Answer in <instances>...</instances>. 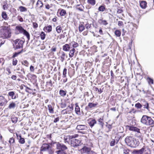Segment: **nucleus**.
Here are the masks:
<instances>
[{"instance_id": "f257e3e1", "label": "nucleus", "mask_w": 154, "mask_h": 154, "mask_svg": "<svg viewBox=\"0 0 154 154\" xmlns=\"http://www.w3.org/2000/svg\"><path fill=\"white\" fill-rule=\"evenodd\" d=\"M139 139L136 140V138L131 136H128L125 139V142L130 145L131 147H135L138 145V142L142 141V138L141 136L138 137Z\"/></svg>"}, {"instance_id": "f03ea898", "label": "nucleus", "mask_w": 154, "mask_h": 154, "mask_svg": "<svg viewBox=\"0 0 154 154\" xmlns=\"http://www.w3.org/2000/svg\"><path fill=\"white\" fill-rule=\"evenodd\" d=\"M140 121L142 123L147 125H150L154 124V121L152 118L146 115L142 116Z\"/></svg>"}, {"instance_id": "7ed1b4c3", "label": "nucleus", "mask_w": 154, "mask_h": 154, "mask_svg": "<svg viewBox=\"0 0 154 154\" xmlns=\"http://www.w3.org/2000/svg\"><path fill=\"white\" fill-rule=\"evenodd\" d=\"M78 135H73V138L71 140V142L72 145L74 147H77L81 143L80 140L75 139Z\"/></svg>"}, {"instance_id": "20e7f679", "label": "nucleus", "mask_w": 154, "mask_h": 154, "mask_svg": "<svg viewBox=\"0 0 154 154\" xmlns=\"http://www.w3.org/2000/svg\"><path fill=\"white\" fill-rule=\"evenodd\" d=\"M142 106L143 107L141 109L142 112H143V111L146 110L148 112H150L151 109L149 107V104L147 102H145L144 103L142 104Z\"/></svg>"}, {"instance_id": "39448f33", "label": "nucleus", "mask_w": 154, "mask_h": 154, "mask_svg": "<svg viewBox=\"0 0 154 154\" xmlns=\"http://www.w3.org/2000/svg\"><path fill=\"white\" fill-rule=\"evenodd\" d=\"M24 42L22 40L17 39L14 41V43L16 45V48L20 49L23 47Z\"/></svg>"}, {"instance_id": "423d86ee", "label": "nucleus", "mask_w": 154, "mask_h": 154, "mask_svg": "<svg viewBox=\"0 0 154 154\" xmlns=\"http://www.w3.org/2000/svg\"><path fill=\"white\" fill-rule=\"evenodd\" d=\"M56 148L57 149L61 151H65L67 149V147L65 145L59 143H57Z\"/></svg>"}, {"instance_id": "0eeeda50", "label": "nucleus", "mask_w": 154, "mask_h": 154, "mask_svg": "<svg viewBox=\"0 0 154 154\" xmlns=\"http://www.w3.org/2000/svg\"><path fill=\"white\" fill-rule=\"evenodd\" d=\"M126 128L130 131L140 133V129L136 127L131 126H126Z\"/></svg>"}, {"instance_id": "6e6552de", "label": "nucleus", "mask_w": 154, "mask_h": 154, "mask_svg": "<svg viewBox=\"0 0 154 154\" xmlns=\"http://www.w3.org/2000/svg\"><path fill=\"white\" fill-rule=\"evenodd\" d=\"M91 150L90 148L85 146L81 149L80 151L82 153H86L87 154Z\"/></svg>"}, {"instance_id": "1a4fd4ad", "label": "nucleus", "mask_w": 154, "mask_h": 154, "mask_svg": "<svg viewBox=\"0 0 154 154\" xmlns=\"http://www.w3.org/2000/svg\"><path fill=\"white\" fill-rule=\"evenodd\" d=\"M51 147L48 144L45 143L42 145L41 147L40 150L41 151H45L48 150Z\"/></svg>"}, {"instance_id": "9d476101", "label": "nucleus", "mask_w": 154, "mask_h": 154, "mask_svg": "<svg viewBox=\"0 0 154 154\" xmlns=\"http://www.w3.org/2000/svg\"><path fill=\"white\" fill-rule=\"evenodd\" d=\"M7 101L6 100L5 98L4 97L0 96V105L1 106H4L6 103Z\"/></svg>"}, {"instance_id": "9b49d317", "label": "nucleus", "mask_w": 154, "mask_h": 154, "mask_svg": "<svg viewBox=\"0 0 154 154\" xmlns=\"http://www.w3.org/2000/svg\"><path fill=\"white\" fill-rule=\"evenodd\" d=\"M75 113L78 115H80L81 112L80 108L78 105V103H76L75 104Z\"/></svg>"}, {"instance_id": "f8f14e48", "label": "nucleus", "mask_w": 154, "mask_h": 154, "mask_svg": "<svg viewBox=\"0 0 154 154\" xmlns=\"http://www.w3.org/2000/svg\"><path fill=\"white\" fill-rule=\"evenodd\" d=\"M85 29V26L84 25L83 22H80L79 24V29L80 32H82Z\"/></svg>"}, {"instance_id": "ddd939ff", "label": "nucleus", "mask_w": 154, "mask_h": 154, "mask_svg": "<svg viewBox=\"0 0 154 154\" xmlns=\"http://www.w3.org/2000/svg\"><path fill=\"white\" fill-rule=\"evenodd\" d=\"M76 128L77 129L82 130L87 129L88 127L85 125H79L77 126Z\"/></svg>"}, {"instance_id": "4468645a", "label": "nucleus", "mask_w": 154, "mask_h": 154, "mask_svg": "<svg viewBox=\"0 0 154 154\" xmlns=\"http://www.w3.org/2000/svg\"><path fill=\"white\" fill-rule=\"evenodd\" d=\"M15 29L18 31L20 33H23L25 30L22 26H16Z\"/></svg>"}, {"instance_id": "2eb2a0df", "label": "nucleus", "mask_w": 154, "mask_h": 154, "mask_svg": "<svg viewBox=\"0 0 154 154\" xmlns=\"http://www.w3.org/2000/svg\"><path fill=\"white\" fill-rule=\"evenodd\" d=\"M63 50L65 51H69L70 47L69 44H65L63 46Z\"/></svg>"}, {"instance_id": "dca6fc26", "label": "nucleus", "mask_w": 154, "mask_h": 154, "mask_svg": "<svg viewBox=\"0 0 154 154\" xmlns=\"http://www.w3.org/2000/svg\"><path fill=\"white\" fill-rule=\"evenodd\" d=\"M8 95L11 97L12 99H15L16 98V95L15 94V92L11 91L9 92Z\"/></svg>"}, {"instance_id": "f3484780", "label": "nucleus", "mask_w": 154, "mask_h": 154, "mask_svg": "<svg viewBox=\"0 0 154 154\" xmlns=\"http://www.w3.org/2000/svg\"><path fill=\"white\" fill-rule=\"evenodd\" d=\"M140 7L143 9H145L146 7L147 3L146 1H140Z\"/></svg>"}, {"instance_id": "a211bd4d", "label": "nucleus", "mask_w": 154, "mask_h": 154, "mask_svg": "<svg viewBox=\"0 0 154 154\" xmlns=\"http://www.w3.org/2000/svg\"><path fill=\"white\" fill-rule=\"evenodd\" d=\"M60 53L61 54L60 56V60L62 62H63L65 60V57H67V56L63 51H61L60 52Z\"/></svg>"}, {"instance_id": "6ab92c4d", "label": "nucleus", "mask_w": 154, "mask_h": 154, "mask_svg": "<svg viewBox=\"0 0 154 154\" xmlns=\"http://www.w3.org/2000/svg\"><path fill=\"white\" fill-rule=\"evenodd\" d=\"M52 26L51 25H49L47 26H45L44 28L43 29L45 32H50L52 31Z\"/></svg>"}, {"instance_id": "aec40b11", "label": "nucleus", "mask_w": 154, "mask_h": 154, "mask_svg": "<svg viewBox=\"0 0 154 154\" xmlns=\"http://www.w3.org/2000/svg\"><path fill=\"white\" fill-rule=\"evenodd\" d=\"M97 121L99 122V124L100 125V128H103L104 125L103 118H100L98 119Z\"/></svg>"}, {"instance_id": "412c9836", "label": "nucleus", "mask_w": 154, "mask_h": 154, "mask_svg": "<svg viewBox=\"0 0 154 154\" xmlns=\"http://www.w3.org/2000/svg\"><path fill=\"white\" fill-rule=\"evenodd\" d=\"M98 104V103L97 102L95 103L90 102L88 103V106L90 109H93L96 107Z\"/></svg>"}, {"instance_id": "4be33fe9", "label": "nucleus", "mask_w": 154, "mask_h": 154, "mask_svg": "<svg viewBox=\"0 0 154 154\" xmlns=\"http://www.w3.org/2000/svg\"><path fill=\"white\" fill-rule=\"evenodd\" d=\"M73 138V135H67L64 137V139L65 141L67 142H69L70 140H72V138Z\"/></svg>"}, {"instance_id": "5701e85b", "label": "nucleus", "mask_w": 154, "mask_h": 154, "mask_svg": "<svg viewBox=\"0 0 154 154\" xmlns=\"http://www.w3.org/2000/svg\"><path fill=\"white\" fill-rule=\"evenodd\" d=\"M97 122L95 119H93L89 122V125L91 128L93 127Z\"/></svg>"}, {"instance_id": "b1692460", "label": "nucleus", "mask_w": 154, "mask_h": 154, "mask_svg": "<svg viewBox=\"0 0 154 154\" xmlns=\"http://www.w3.org/2000/svg\"><path fill=\"white\" fill-rule=\"evenodd\" d=\"M144 150V149L143 148H142L140 150L134 151L133 152L134 154H142Z\"/></svg>"}, {"instance_id": "393cba45", "label": "nucleus", "mask_w": 154, "mask_h": 154, "mask_svg": "<svg viewBox=\"0 0 154 154\" xmlns=\"http://www.w3.org/2000/svg\"><path fill=\"white\" fill-rule=\"evenodd\" d=\"M120 137H119V135H117L116 136H115V135H112L111 138L113 140H115V142H116V143H117L119 141Z\"/></svg>"}, {"instance_id": "a878e982", "label": "nucleus", "mask_w": 154, "mask_h": 154, "mask_svg": "<svg viewBox=\"0 0 154 154\" xmlns=\"http://www.w3.org/2000/svg\"><path fill=\"white\" fill-rule=\"evenodd\" d=\"M17 138L19 139V143L23 144L25 143V139L24 138H22L21 135H17Z\"/></svg>"}, {"instance_id": "bb28decb", "label": "nucleus", "mask_w": 154, "mask_h": 154, "mask_svg": "<svg viewBox=\"0 0 154 154\" xmlns=\"http://www.w3.org/2000/svg\"><path fill=\"white\" fill-rule=\"evenodd\" d=\"M66 91L63 90H60L59 91V93L60 95L63 97H64L66 95Z\"/></svg>"}, {"instance_id": "cd10ccee", "label": "nucleus", "mask_w": 154, "mask_h": 154, "mask_svg": "<svg viewBox=\"0 0 154 154\" xmlns=\"http://www.w3.org/2000/svg\"><path fill=\"white\" fill-rule=\"evenodd\" d=\"M75 51V50L74 48H73L70 50L69 54V56L71 58L73 57Z\"/></svg>"}, {"instance_id": "c85d7f7f", "label": "nucleus", "mask_w": 154, "mask_h": 154, "mask_svg": "<svg viewBox=\"0 0 154 154\" xmlns=\"http://www.w3.org/2000/svg\"><path fill=\"white\" fill-rule=\"evenodd\" d=\"M22 34H23L26 37L28 41L29 40L30 35L28 32L26 30H25Z\"/></svg>"}, {"instance_id": "c756f323", "label": "nucleus", "mask_w": 154, "mask_h": 154, "mask_svg": "<svg viewBox=\"0 0 154 154\" xmlns=\"http://www.w3.org/2000/svg\"><path fill=\"white\" fill-rule=\"evenodd\" d=\"M48 109L49 111V112L53 114L54 112V108H52L51 105L50 104L48 105Z\"/></svg>"}, {"instance_id": "7c9ffc66", "label": "nucleus", "mask_w": 154, "mask_h": 154, "mask_svg": "<svg viewBox=\"0 0 154 154\" xmlns=\"http://www.w3.org/2000/svg\"><path fill=\"white\" fill-rule=\"evenodd\" d=\"M36 5L37 6H39V8H41L43 6V4L42 2L41 1H40L39 0H38V1L36 3Z\"/></svg>"}, {"instance_id": "2f4dec72", "label": "nucleus", "mask_w": 154, "mask_h": 154, "mask_svg": "<svg viewBox=\"0 0 154 154\" xmlns=\"http://www.w3.org/2000/svg\"><path fill=\"white\" fill-rule=\"evenodd\" d=\"M23 51V50H22L21 51H19L18 52H15L13 54L12 56V58H14L16 57H17V56H18V55L20 54L21 53H22V52Z\"/></svg>"}, {"instance_id": "473e14b6", "label": "nucleus", "mask_w": 154, "mask_h": 154, "mask_svg": "<svg viewBox=\"0 0 154 154\" xmlns=\"http://www.w3.org/2000/svg\"><path fill=\"white\" fill-rule=\"evenodd\" d=\"M16 106V104L13 102H12L9 105L8 108L10 109H14Z\"/></svg>"}, {"instance_id": "72a5a7b5", "label": "nucleus", "mask_w": 154, "mask_h": 154, "mask_svg": "<svg viewBox=\"0 0 154 154\" xmlns=\"http://www.w3.org/2000/svg\"><path fill=\"white\" fill-rule=\"evenodd\" d=\"M19 8L20 11L21 12H25L27 11V8L23 6H20Z\"/></svg>"}, {"instance_id": "f704fd0d", "label": "nucleus", "mask_w": 154, "mask_h": 154, "mask_svg": "<svg viewBox=\"0 0 154 154\" xmlns=\"http://www.w3.org/2000/svg\"><path fill=\"white\" fill-rule=\"evenodd\" d=\"M87 2L88 4L94 6L95 4L96 1L95 0H88Z\"/></svg>"}, {"instance_id": "c9c22d12", "label": "nucleus", "mask_w": 154, "mask_h": 154, "mask_svg": "<svg viewBox=\"0 0 154 154\" xmlns=\"http://www.w3.org/2000/svg\"><path fill=\"white\" fill-rule=\"evenodd\" d=\"M4 5H3V8L4 10H6L8 8V5L7 3V1H5L3 2Z\"/></svg>"}, {"instance_id": "e433bc0d", "label": "nucleus", "mask_w": 154, "mask_h": 154, "mask_svg": "<svg viewBox=\"0 0 154 154\" xmlns=\"http://www.w3.org/2000/svg\"><path fill=\"white\" fill-rule=\"evenodd\" d=\"M105 5H101L99 6L98 8V10L100 11H103L105 10Z\"/></svg>"}, {"instance_id": "4c0bfd02", "label": "nucleus", "mask_w": 154, "mask_h": 154, "mask_svg": "<svg viewBox=\"0 0 154 154\" xmlns=\"http://www.w3.org/2000/svg\"><path fill=\"white\" fill-rule=\"evenodd\" d=\"M114 33L115 35L118 37H120L121 35V32L120 30H115Z\"/></svg>"}, {"instance_id": "58836bf2", "label": "nucleus", "mask_w": 154, "mask_h": 154, "mask_svg": "<svg viewBox=\"0 0 154 154\" xmlns=\"http://www.w3.org/2000/svg\"><path fill=\"white\" fill-rule=\"evenodd\" d=\"M11 120L13 123H15L17 121V118L14 116H12L11 118Z\"/></svg>"}, {"instance_id": "ea45409f", "label": "nucleus", "mask_w": 154, "mask_h": 154, "mask_svg": "<svg viewBox=\"0 0 154 154\" xmlns=\"http://www.w3.org/2000/svg\"><path fill=\"white\" fill-rule=\"evenodd\" d=\"M147 80L148 82V83L149 84H153L154 81L153 79L148 77L147 78Z\"/></svg>"}, {"instance_id": "a19ab883", "label": "nucleus", "mask_w": 154, "mask_h": 154, "mask_svg": "<svg viewBox=\"0 0 154 154\" xmlns=\"http://www.w3.org/2000/svg\"><path fill=\"white\" fill-rule=\"evenodd\" d=\"M46 35L44 32H42L40 34V36L41 37V38L42 40H44L45 37Z\"/></svg>"}, {"instance_id": "79ce46f5", "label": "nucleus", "mask_w": 154, "mask_h": 154, "mask_svg": "<svg viewBox=\"0 0 154 154\" xmlns=\"http://www.w3.org/2000/svg\"><path fill=\"white\" fill-rule=\"evenodd\" d=\"M66 14V11L64 9H62L60 12V14L61 16H64Z\"/></svg>"}, {"instance_id": "37998d69", "label": "nucleus", "mask_w": 154, "mask_h": 154, "mask_svg": "<svg viewBox=\"0 0 154 154\" xmlns=\"http://www.w3.org/2000/svg\"><path fill=\"white\" fill-rule=\"evenodd\" d=\"M62 30V27L60 26H57L56 28V30L58 33H60Z\"/></svg>"}, {"instance_id": "c03bdc74", "label": "nucleus", "mask_w": 154, "mask_h": 154, "mask_svg": "<svg viewBox=\"0 0 154 154\" xmlns=\"http://www.w3.org/2000/svg\"><path fill=\"white\" fill-rule=\"evenodd\" d=\"M123 153L125 154H130V151L127 148H125L123 149Z\"/></svg>"}, {"instance_id": "a18cd8bd", "label": "nucleus", "mask_w": 154, "mask_h": 154, "mask_svg": "<svg viewBox=\"0 0 154 154\" xmlns=\"http://www.w3.org/2000/svg\"><path fill=\"white\" fill-rule=\"evenodd\" d=\"M77 7H79L77 8V9L80 11H83L84 7L82 5H77Z\"/></svg>"}, {"instance_id": "49530a36", "label": "nucleus", "mask_w": 154, "mask_h": 154, "mask_svg": "<svg viewBox=\"0 0 154 154\" xmlns=\"http://www.w3.org/2000/svg\"><path fill=\"white\" fill-rule=\"evenodd\" d=\"M2 17L5 20H6L7 17V15L5 12H3L2 13Z\"/></svg>"}, {"instance_id": "de8ad7c7", "label": "nucleus", "mask_w": 154, "mask_h": 154, "mask_svg": "<svg viewBox=\"0 0 154 154\" xmlns=\"http://www.w3.org/2000/svg\"><path fill=\"white\" fill-rule=\"evenodd\" d=\"M71 43L72 44V46L73 48H75L79 46V44L73 41Z\"/></svg>"}, {"instance_id": "09e8293b", "label": "nucleus", "mask_w": 154, "mask_h": 154, "mask_svg": "<svg viewBox=\"0 0 154 154\" xmlns=\"http://www.w3.org/2000/svg\"><path fill=\"white\" fill-rule=\"evenodd\" d=\"M129 124L130 125V126H133V125H135L136 124V122H134V121L132 119L129 120Z\"/></svg>"}, {"instance_id": "8fccbe9b", "label": "nucleus", "mask_w": 154, "mask_h": 154, "mask_svg": "<svg viewBox=\"0 0 154 154\" xmlns=\"http://www.w3.org/2000/svg\"><path fill=\"white\" fill-rule=\"evenodd\" d=\"M67 72V69L66 68H64L63 70V78H65L66 77V74Z\"/></svg>"}, {"instance_id": "3c124183", "label": "nucleus", "mask_w": 154, "mask_h": 154, "mask_svg": "<svg viewBox=\"0 0 154 154\" xmlns=\"http://www.w3.org/2000/svg\"><path fill=\"white\" fill-rule=\"evenodd\" d=\"M135 106L138 109H140L142 107V106L140 103H138L135 104Z\"/></svg>"}, {"instance_id": "603ef678", "label": "nucleus", "mask_w": 154, "mask_h": 154, "mask_svg": "<svg viewBox=\"0 0 154 154\" xmlns=\"http://www.w3.org/2000/svg\"><path fill=\"white\" fill-rule=\"evenodd\" d=\"M22 64L26 66H28L29 64L28 62L26 60H24L22 62Z\"/></svg>"}, {"instance_id": "864d4df0", "label": "nucleus", "mask_w": 154, "mask_h": 154, "mask_svg": "<svg viewBox=\"0 0 154 154\" xmlns=\"http://www.w3.org/2000/svg\"><path fill=\"white\" fill-rule=\"evenodd\" d=\"M57 154H67L65 151H61V150H58L57 151Z\"/></svg>"}, {"instance_id": "5fc2aeb1", "label": "nucleus", "mask_w": 154, "mask_h": 154, "mask_svg": "<svg viewBox=\"0 0 154 154\" xmlns=\"http://www.w3.org/2000/svg\"><path fill=\"white\" fill-rule=\"evenodd\" d=\"M85 28L87 30H88L89 28L91 27V24H89L88 23H87L86 24H85Z\"/></svg>"}, {"instance_id": "6e6d98bb", "label": "nucleus", "mask_w": 154, "mask_h": 154, "mask_svg": "<svg viewBox=\"0 0 154 154\" xmlns=\"http://www.w3.org/2000/svg\"><path fill=\"white\" fill-rule=\"evenodd\" d=\"M60 107L62 108H64L66 106V104L65 103H62L60 104Z\"/></svg>"}, {"instance_id": "4d7b16f0", "label": "nucleus", "mask_w": 154, "mask_h": 154, "mask_svg": "<svg viewBox=\"0 0 154 154\" xmlns=\"http://www.w3.org/2000/svg\"><path fill=\"white\" fill-rule=\"evenodd\" d=\"M115 143H116V142H115V140L112 139V140L110 143V145L111 146H113L115 145Z\"/></svg>"}, {"instance_id": "13d9d810", "label": "nucleus", "mask_w": 154, "mask_h": 154, "mask_svg": "<svg viewBox=\"0 0 154 154\" xmlns=\"http://www.w3.org/2000/svg\"><path fill=\"white\" fill-rule=\"evenodd\" d=\"M17 60L16 59H14L13 60L12 64L14 66H15L17 65Z\"/></svg>"}, {"instance_id": "bf43d9fd", "label": "nucleus", "mask_w": 154, "mask_h": 154, "mask_svg": "<svg viewBox=\"0 0 154 154\" xmlns=\"http://www.w3.org/2000/svg\"><path fill=\"white\" fill-rule=\"evenodd\" d=\"M32 25L34 28H36L38 27V24L36 22H33Z\"/></svg>"}, {"instance_id": "052dcab7", "label": "nucleus", "mask_w": 154, "mask_h": 154, "mask_svg": "<svg viewBox=\"0 0 154 154\" xmlns=\"http://www.w3.org/2000/svg\"><path fill=\"white\" fill-rule=\"evenodd\" d=\"M48 152L49 154H53L54 153V151L53 149H52L51 147L48 150Z\"/></svg>"}, {"instance_id": "680f3d73", "label": "nucleus", "mask_w": 154, "mask_h": 154, "mask_svg": "<svg viewBox=\"0 0 154 154\" xmlns=\"http://www.w3.org/2000/svg\"><path fill=\"white\" fill-rule=\"evenodd\" d=\"M74 105L71 104V106L69 105L67 107H68L71 110L73 111L74 109L73 108Z\"/></svg>"}, {"instance_id": "e2e57ef3", "label": "nucleus", "mask_w": 154, "mask_h": 154, "mask_svg": "<svg viewBox=\"0 0 154 154\" xmlns=\"http://www.w3.org/2000/svg\"><path fill=\"white\" fill-rule=\"evenodd\" d=\"M14 141H15L14 139L12 137L10 138L9 141V143H10V144H11L12 143H13L14 142Z\"/></svg>"}, {"instance_id": "0e129e2a", "label": "nucleus", "mask_w": 154, "mask_h": 154, "mask_svg": "<svg viewBox=\"0 0 154 154\" xmlns=\"http://www.w3.org/2000/svg\"><path fill=\"white\" fill-rule=\"evenodd\" d=\"M18 20L20 22H22L23 21V19L22 17L20 16H18L17 17Z\"/></svg>"}, {"instance_id": "69168bd1", "label": "nucleus", "mask_w": 154, "mask_h": 154, "mask_svg": "<svg viewBox=\"0 0 154 154\" xmlns=\"http://www.w3.org/2000/svg\"><path fill=\"white\" fill-rule=\"evenodd\" d=\"M56 50V48L54 46H53L52 48H51V51L52 52H55Z\"/></svg>"}, {"instance_id": "338daca9", "label": "nucleus", "mask_w": 154, "mask_h": 154, "mask_svg": "<svg viewBox=\"0 0 154 154\" xmlns=\"http://www.w3.org/2000/svg\"><path fill=\"white\" fill-rule=\"evenodd\" d=\"M47 84L51 87L53 85V84L52 83V82L51 80H50L49 81L47 82Z\"/></svg>"}, {"instance_id": "774afa93", "label": "nucleus", "mask_w": 154, "mask_h": 154, "mask_svg": "<svg viewBox=\"0 0 154 154\" xmlns=\"http://www.w3.org/2000/svg\"><path fill=\"white\" fill-rule=\"evenodd\" d=\"M118 25L119 26H122L123 25V22L122 21H119L118 22Z\"/></svg>"}]
</instances>
